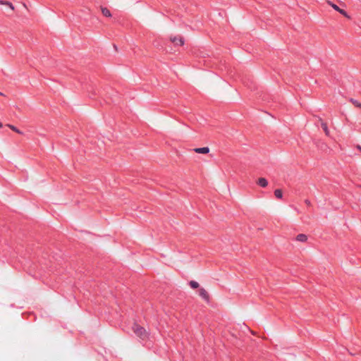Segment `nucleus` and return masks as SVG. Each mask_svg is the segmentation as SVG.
<instances>
[{"mask_svg": "<svg viewBox=\"0 0 361 361\" xmlns=\"http://www.w3.org/2000/svg\"><path fill=\"white\" fill-rule=\"evenodd\" d=\"M328 3L330 6H331V7L333 8H334L336 11H338L341 14L343 15L345 17H348L347 13L344 10L341 9L338 6H336L334 4H332L331 2H328Z\"/></svg>", "mask_w": 361, "mask_h": 361, "instance_id": "obj_4", "label": "nucleus"}, {"mask_svg": "<svg viewBox=\"0 0 361 361\" xmlns=\"http://www.w3.org/2000/svg\"><path fill=\"white\" fill-rule=\"evenodd\" d=\"M274 195L276 196V198L281 199L282 196H283L281 190H280V189L275 190Z\"/></svg>", "mask_w": 361, "mask_h": 361, "instance_id": "obj_11", "label": "nucleus"}, {"mask_svg": "<svg viewBox=\"0 0 361 361\" xmlns=\"http://www.w3.org/2000/svg\"><path fill=\"white\" fill-rule=\"evenodd\" d=\"M189 285L192 289H196L200 287V284L197 281H190Z\"/></svg>", "mask_w": 361, "mask_h": 361, "instance_id": "obj_10", "label": "nucleus"}, {"mask_svg": "<svg viewBox=\"0 0 361 361\" xmlns=\"http://www.w3.org/2000/svg\"><path fill=\"white\" fill-rule=\"evenodd\" d=\"M102 13L104 16L106 17H110L111 16L110 11L106 8H102Z\"/></svg>", "mask_w": 361, "mask_h": 361, "instance_id": "obj_9", "label": "nucleus"}, {"mask_svg": "<svg viewBox=\"0 0 361 361\" xmlns=\"http://www.w3.org/2000/svg\"><path fill=\"white\" fill-rule=\"evenodd\" d=\"M306 203H307V204H310V202H309L308 200H306Z\"/></svg>", "mask_w": 361, "mask_h": 361, "instance_id": "obj_16", "label": "nucleus"}, {"mask_svg": "<svg viewBox=\"0 0 361 361\" xmlns=\"http://www.w3.org/2000/svg\"><path fill=\"white\" fill-rule=\"evenodd\" d=\"M198 294L202 298L204 299V300L206 301H209V295L207 293V291L203 288H199L198 290Z\"/></svg>", "mask_w": 361, "mask_h": 361, "instance_id": "obj_3", "label": "nucleus"}, {"mask_svg": "<svg viewBox=\"0 0 361 361\" xmlns=\"http://www.w3.org/2000/svg\"><path fill=\"white\" fill-rule=\"evenodd\" d=\"M322 128L323 130L324 131L325 134H326V135H329V129H328V127H327L326 123H322Z\"/></svg>", "mask_w": 361, "mask_h": 361, "instance_id": "obj_13", "label": "nucleus"}, {"mask_svg": "<svg viewBox=\"0 0 361 361\" xmlns=\"http://www.w3.org/2000/svg\"><path fill=\"white\" fill-rule=\"evenodd\" d=\"M7 126L11 129L13 131L18 133V134H23V133L19 130L18 129L16 126H13V125H11V124H8Z\"/></svg>", "mask_w": 361, "mask_h": 361, "instance_id": "obj_12", "label": "nucleus"}, {"mask_svg": "<svg viewBox=\"0 0 361 361\" xmlns=\"http://www.w3.org/2000/svg\"><path fill=\"white\" fill-rule=\"evenodd\" d=\"M350 102H351V103H352L354 106H355L356 107H358V108H360V109H361V104H360L359 102H357V100L353 99H350Z\"/></svg>", "mask_w": 361, "mask_h": 361, "instance_id": "obj_14", "label": "nucleus"}, {"mask_svg": "<svg viewBox=\"0 0 361 361\" xmlns=\"http://www.w3.org/2000/svg\"><path fill=\"white\" fill-rule=\"evenodd\" d=\"M357 149L361 152V146L360 145H357Z\"/></svg>", "mask_w": 361, "mask_h": 361, "instance_id": "obj_15", "label": "nucleus"}, {"mask_svg": "<svg viewBox=\"0 0 361 361\" xmlns=\"http://www.w3.org/2000/svg\"><path fill=\"white\" fill-rule=\"evenodd\" d=\"M3 126L2 123L0 122V128Z\"/></svg>", "mask_w": 361, "mask_h": 361, "instance_id": "obj_17", "label": "nucleus"}, {"mask_svg": "<svg viewBox=\"0 0 361 361\" xmlns=\"http://www.w3.org/2000/svg\"><path fill=\"white\" fill-rule=\"evenodd\" d=\"M194 151L198 154H207L209 152V148L207 147L195 148L194 149Z\"/></svg>", "mask_w": 361, "mask_h": 361, "instance_id": "obj_5", "label": "nucleus"}, {"mask_svg": "<svg viewBox=\"0 0 361 361\" xmlns=\"http://www.w3.org/2000/svg\"><path fill=\"white\" fill-rule=\"evenodd\" d=\"M0 4L1 5H5V6H8L12 11H14V6L13 5L9 2V1H4V0H0Z\"/></svg>", "mask_w": 361, "mask_h": 361, "instance_id": "obj_7", "label": "nucleus"}, {"mask_svg": "<svg viewBox=\"0 0 361 361\" xmlns=\"http://www.w3.org/2000/svg\"><path fill=\"white\" fill-rule=\"evenodd\" d=\"M170 41L175 47H181L184 44V39L180 35H171Z\"/></svg>", "mask_w": 361, "mask_h": 361, "instance_id": "obj_2", "label": "nucleus"}, {"mask_svg": "<svg viewBox=\"0 0 361 361\" xmlns=\"http://www.w3.org/2000/svg\"><path fill=\"white\" fill-rule=\"evenodd\" d=\"M133 330L134 333L137 335V336L140 338L142 340L146 339L148 336V334L146 331V330L143 327L137 324H135L133 326Z\"/></svg>", "mask_w": 361, "mask_h": 361, "instance_id": "obj_1", "label": "nucleus"}, {"mask_svg": "<svg viewBox=\"0 0 361 361\" xmlns=\"http://www.w3.org/2000/svg\"><path fill=\"white\" fill-rule=\"evenodd\" d=\"M296 240L300 242H305L307 240V237L305 234H299L297 235Z\"/></svg>", "mask_w": 361, "mask_h": 361, "instance_id": "obj_8", "label": "nucleus"}, {"mask_svg": "<svg viewBox=\"0 0 361 361\" xmlns=\"http://www.w3.org/2000/svg\"><path fill=\"white\" fill-rule=\"evenodd\" d=\"M257 184L262 188H265L267 186L268 182L264 178H259L257 180Z\"/></svg>", "mask_w": 361, "mask_h": 361, "instance_id": "obj_6", "label": "nucleus"}]
</instances>
